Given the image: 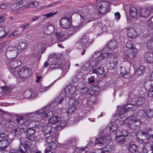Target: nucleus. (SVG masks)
Masks as SVG:
<instances>
[{
  "label": "nucleus",
  "instance_id": "6e6d98bb",
  "mask_svg": "<svg viewBox=\"0 0 153 153\" xmlns=\"http://www.w3.org/2000/svg\"><path fill=\"white\" fill-rule=\"evenodd\" d=\"M57 13V12H55L54 13L51 12L47 13L46 14L43 15L44 16L46 17L47 18H48L50 17L53 16V15H56Z\"/></svg>",
  "mask_w": 153,
  "mask_h": 153
},
{
  "label": "nucleus",
  "instance_id": "a19ab883",
  "mask_svg": "<svg viewBox=\"0 0 153 153\" xmlns=\"http://www.w3.org/2000/svg\"><path fill=\"white\" fill-rule=\"evenodd\" d=\"M146 115L148 118H151L153 117V109L147 110L146 111Z\"/></svg>",
  "mask_w": 153,
  "mask_h": 153
},
{
  "label": "nucleus",
  "instance_id": "49530a36",
  "mask_svg": "<svg viewBox=\"0 0 153 153\" xmlns=\"http://www.w3.org/2000/svg\"><path fill=\"white\" fill-rule=\"evenodd\" d=\"M7 132L3 128V130L0 131V137L1 138L5 137L7 135Z\"/></svg>",
  "mask_w": 153,
  "mask_h": 153
},
{
  "label": "nucleus",
  "instance_id": "0e129e2a",
  "mask_svg": "<svg viewBox=\"0 0 153 153\" xmlns=\"http://www.w3.org/2000/svg\"><path fill=\"white\" fill-rule=\"evenodd\" d=\"M76 109V107L72 106L69 109L68 111V113L69 114H71Z\"/></svg>",
  "mask_w": 153,
  "mask_h": 153
},
{
  "label": "nucleus",
  "instance_id": "ddd939ff",
  "mask_svg": "<svg viewBox=\"0 0 153 153\" xmlns=\"http://www.w3.org/2000/svg\"><path fill=\"white\" fill-rule=\"evenodd\" d=\"M30 141H26L24 144H21L19 147V150L21 153H25L30 149Z\"/></svg>",
  "mask_w": 153,
  "mask_h": 153
},
{
  "label": "nucleus",
  "instance_id": "4d7b16f0",
  "mask_svg": "<svg viewBox=\"0 0 153 153\" xmlns=\"http://www.w3.org/2000/svg\"><path fill=\"white\" fill-rule=\"evenodd\" d=\"M21 32V31L19 30H15L10 34V36H16L20 34Z\"/></svg>",
  "mask_w": 153,
  "mask_h": 153
},
{
  "label": "nucleus",
  "instance_id": "0eeeda50",
  "mask_svg": "<svg viewBox=\"0 0 153 153\" xmlns=\"http://www.w3.org/2000/svg\"><path fill=\"white\" fill-rule=\"evenodd\" d=\"M65 94L66 97L68 98L78 90L77 86L73 84H69L65 88Z\"/></svg>",
  "mask_w": 153,
  "mask_h": 153
},
{
  "label": "nucleus",
  "instance_id": "b1692460",
  "mask_svg": "<svg viewBox=\"0 0 153 153\" xmlns=\"http://www.w3.org/2000/svg\"><path fill=\"white\" fill-rule=\"evenodd\" d=\"M145 58L148 62H153V53L150 52H147L145 56Z\"/></svg>",
  "mask_w": 153,
  "mask_h": 153
},
{
  "label": "nucleus",
  "instance_id": "9d476101",
  "mask_svg": "<svg viewBox=\"0 0 153 153\" xmlns=\"http://www.w3.org/2000/svg\"><path fill=\"white\" fill-rule=\"evenodd\" d=\"M144 88L147 91L148 96L150 97H153V86L152 85L151 81L148 80L146 81L144 84Z\"/></svg>",
  "mask_w": 153,
  "mask_h": 153
},
{
  "label": "nucleus",
  "instance_id": "09e8293b",
  "mask_svg": "<svg viewBox=\"0 0 153 153\" xmlns=\"http://www.w3.org/2000/svg\"><path fill=\"white\" fill-rule=\"evenodd\" d=\"M108 53H102L100 56H99L97 58V60L99 61H100L102 59H104L106 56H108Z\"/></svg>",
  "mask_w": 153,
  "mask_h": 153
},
{
  "label": "nucleus",
  "instance_id": "3c124183",
  "mask_svg": "<svg viewBox=\"0 0 153 153\" xmlns=\"http://www.w3.org/2000/svg\"><path fill=\"white\" fill-rule=\"evenodd\" d=\"M147 25L153 29V16L149 19L148 21Z\"/></svg>",
  "mask_w": 153,
  "mask_h": 153
},
{
  "label": "nucleus",
  "instance_id": "4c0bfd02",
  "mask_svg": "<svg viewBox=\"0 0 153 153\" xmlns=\"http://www.w3.org/2000/svg\"><path fill=\"white\" fill-rule=\"evenodd\" d=\"M25 132L27 136H30L34 133L35 130L33 128H28L26 131H25Z\"/></svg>",
  "mask_w": 153,
  "mask_h": 153
},
{
  "label": "nucleus",
  "instance_id": "79ce46f5",
  "mask_svg": "<svg viewBox=\"0 0 153 153\" xmlns=\"http://www.w3.org/2000/svg\"><path fill=\"white\" fill-rule=\"evenodd\" d=\"M46 142L48 143L53 142L56 140V138L55 137L53 138L52 136H51L50 135L46 137Z\"/></svg>",
  "mask_w": 153,
  "mask_h": 153
},
{
  "label": "nucleus",
  "instance_id": "69168bd1",
  "mask_svg": "<svg viewBox=\"0 0 153 153\" xmlns=\"http://www.w3.org/2000/svg\"><path fill=\"white\" fill-rule=\"evenodd\" d=\"M10 3H6L1 5L0 6V8L2 9H5L10 5Z\"/></svg>",
  "mask_w": 153,
  "mask_h": 153
},
{
  "label": "nucleus",
  "instance_id": "58836bf2",
  "mask_svg": "<svg viewBox=\"0 0 153 153\" xmlns=\"http://www.w3.org/2000/svg\"><path fill=\"white\" fill-rule=\"evenodd\" d=\"M46 29L48 32L49 34H51L54 31V28L53 26L51 25H49V26L46 25Z\"/></svg>",
  "mask_w": 153,
  "mask_h": 153
},
{
  "label": "nucleus",
  "instance_id": "a18cd8bd",
  "mask_svg": "<svg viewBox=\"0 0 153 153\" xmlns=\"http://www.w3.org/2000/svg\"><path fill=\"white\" fill-rule=\"evenodd\" d=\"M90 95L91 96L95 97L97 96L99 94V91L95 90L92 89L89 92Z\"/></svg>",
  "mask_w": 153,
  "mask_h": 153
},
{
  "label": "nucleus",
  "instance_id": "e433bc0d",
  "mask_svg": "<svg viewBox=\"0 0 153 153\" xmlns=\"http://www.w3.org/2000/svg\"><path fill=\"white\" fill-rule=\"evenodd\" d=\"M147 47L149 50L153 49V37L148 41Z\"/></svg>",
  "mask_w": 153,
  "mask_h": 153
},
{
  "label": "nucleus",
  "instance_id": "a878e982",
  "mask_svg": "<svg viewBox=\"0 0 153 153\" xmlns=\"http://www.w3.org/2000/svg\"><path fill=\"white\" fill-rule=\"evenodd\" d=\"M120 131L117 132L116 135V140L118 143L122 144L123 143L125 142V138L121 136L120 134Z\"/></svg>",
  "mask_w": 153,
  "mask_h": 153
},
{
  "label": "nucleus",
  "instance_id": "c85d7f7f",
  "mask_svg": "<svg viewBox=\"0 0 153 153\" xmlns=\"http://www.w3.org/2000/svg\"><path fill=\"white\" fill-rule=\"evenodd\" d=\"M135 105H134L128 104L126 105L123 108L125 109L126 111H130L134 110L135 109Z\"/></svg>",
  "mask_w": 153,
  "mask_h": 153
},
{
  "label": "nucleus",
  "instance_id": "338daca9",
  "mask_svg": "<svg viewBox=\"0 0 153 153\" xmlns=\"http://www.w3.org/2000/svg\"><path fill=\"white\" fill-rule=\"evenodd\" d=\"M6 42H5L1 43L0 45V51H1L4 49L6 45Z\"/></svg>",
  "mask_w": 153,
  "mask_h": 153
},
{
  "label": "nucleus",
  "instance_id": "412c9836",
  "mask_svg": "<svg viewBox=\"0 0 153 153\" xmlns=\"http://www.w3.org/2000/svg\"><path fill=\"white\" fill-rule=\"evenodd\" d=\"M108 48L112 49H115L117 47V43L115 39L109 41L107 44Z\"/></svg>",
  "mask_w": 153,
  "mask_h": 153
},
{
  "label": "nucleus",
  "instance_id": "13d9d810",
  "mask_svg": "<svg viewBox=\"0 0 153 153\" xmlns=\"http://www.w3.org/2000/svg\"><path fill=\"white\" fill-rule=\"evenodd\" d=\"M130 51L131 52L132 55H134V57L135 58L137 53V49L136 48H132L130 50Z\"/></svg>",
  "mask_w": 153,
  "mask_h": 153
},
{
  "label": "nucleus",
  "instance_id": "aec40b11",
  "mask_svg": "<svg viewBox=\"0 0 153 153\" xmlns=\"http://www.w3.org/2000/svg\"><path fill=\"white\" fill-rule=\"evenodd\" d=\"M127 111L125 109L122 108L117 112V115H118L117 116H119L120 118L123 119L127 116Z\"/></svg>",
  "mask_w": 153,
  "mask_h": 153
},
{
  "label": "nucleus",
  "instance_id": "2f4dec72",
  "mask_svg": "<svg viewBox=\"0 0 153 153\" xmlns=\"http://www.w3.org/2000/svg\"><path fill=\"white\" fill-rule=\"evenodd\" d=\"M145 70V68L143 66H140L136 70L135 74L138 76H139L143 74Z\"/></svg>",
  "mask_w": 153,
  "mask_h": 153
},
{
  "label": "nucleus",
  "instance_id": "f704fd0d",
  "mask_svg": "<svg viewBox=\"0 0 153 153\" xmlns=\"http://www.w3.org/2000/svg\"><path fill=\"white\" fill-rule=\"evenodd\" d=\"M68 104L70 106L76 107L78 104V102L76 99L70 98L69 99Z\"/></svg>",
  "mask_w": 153,
  "mask_h": 153
},
{
  "label": "nucleus",
  "instance_id": "6e6552de",
  "mask_svg": "<svg viewBox=\"0 0 153 153\" xmlns=\"http://www.w3.org/2000/svg\"><path fill=\"white\" fill-rule=\"evenodd\" d=\"M60 26L63 28L68 29L71 27L72 22L68 17H64L60 21Z\"/></svg>",
  "mask_w": 153,
  "mask_h": 153
},
{
  "label": "nucleus",
  "instance_id": "393cba45",
  "mask_svg": "<svg viewBox=\"0 0 153 153\" xmlns=\"http://www.w3.org/2000/svg\"><path fill=\"white\" fill-rule=\"evenodd\" d=\"M128 149L130 153H136L138 152L137 146L134 144L129 145Z\"/></svg>",
  "mask_w": 153,
  "mask_h": 153
},
{
  "label": "nucleus",
  "instance_id": "1a4fd4ad",
  "mask_svg": "<svg viewBox=\"0 0 153 153\" xmlns=\"http://www.w3.org/2000/svg\"><path fill=\"white\" fill-rule=\"evenodd\" d=\"M93 42V41L90 40L88 36L83 35L81 36L79 43L81 46L84 48H87Z\"/></svg>",
  "mask_w": 153,
  "mask_h": 153
},
{
  "label": "nucleus",
  "instance_id": "de8ad7c7",
  "mask_svg": "<svg viewBox=\"0 0 153 153\" xmlns=\"http://www.w3.org/2000/svg\"><path fill=\"white\" fill-rule=\"evenodd\" d=\"M18 3H15L12 4L10 6L11 9L13 10L18 9L20 7L19 5L18 4Z\"/></svg>",
  "mask_w": 153,
  "mask_h": 153
},
{
  "label": "nucleus",
  "instance_id": "603ef678",
  "mask_svg": "<svg viewBox=\"0 0 153 153\" xmlns=\"http://www.w3.org/2000/svg\"><path fill=\"white\" fill-rule=\"evenodd\" d=\"M16 122L19 125H22L24 123V120L22 117H19L16 119Z\"/></svg>",
  "mask_w": 153,
  "mask_h": 153
},
{
  "label": "nucleus",
  "instance_id": "f257e3e1",
  "mask_svg": "<svg viewBox=\"0 0 153 153\" xmlns=\"http://www.w3.org/2000/svg\"><path fill=\"white\" fill-rule=\"evenodd\" d=\"M47 108L46 107H43L40 109L38 110L36 112L34 113H31L28 115V117H31L32 116H34L35 117L36 116V118H39L41 117L42 118L47 117V118L52 117V116L53 115V113L52 111H49L48 112H46Z\"/></svg>",
  "mask_w": 153,
  "mask_h": 153
},
{
  "label": "nucleus",
  "instance_id": "39448f33",
  "mask_svg": "<svg viewBox=\"0 0 153 153\" xmlns=\"http://www.w3.org/2000/svg\"><path fill=\"white\" fill-rule=\"evenodd\" d=\"M110 3L106 1H101L97 7L99 13L101 14H106V12L110 11L109 6Z\"/></svg>",
  "mask_w": 153,
  "mask_h": 153
},
{
  "label": "nucleus",
  "instance_id": "bf43d9fd",
  "mask_svg": "<svg viewBox=\"0 0 153 153\" xmlns=\"http://www.w3.org/2000/svg\"><path fill=\"white\" fill-rule=\"evenodd\" d=\"M95 76L91 75L90 77L88 78V81L89 83L91 84L93 83L95 79Z\"/></svg>",
  "mask_w": 153,
  "mask_h": 153
},
{
  "label": "nucleus",
  "instance_id": "c9c22d12",
  "mask_svg": "<svg viewBox=\"0 0 153 153\" xmlns=\"http://www.w3.org/2000/svg\"><path fill=\"white\" fill-rule=\"evenodd\" d=\"M121 69L120 70V75L123 77L126 78V76H127V72L126 71V69L125 68L123 67L122 66H121Z\"/></svg>",
  "mask_w": 153,
  "mask_h": 153
},
{
  "label": "nucleus",
  "instance_id": "a211bd4d",
  "mask_svg": "<svg viewBox=\"0 0 153 153\" xmlns=\"http://www.w3.org/2000/svg\"><path fill=\"white\" fill-rule=\"evenodd\" d=\"M53 128L51 126L47 125L44 126L42 128V132L45 135H48L52 132Z\"/></svg>",
  "mask_w": 153,
  "mask_h": 153
},
{
  "label": "nucleus",
  "instance_id": "5701e85b",
  "mask_svg": "<svg viewBox=\"0 0 153 153\" xmlns=\"http://www.w3.org/2000/svg\"><path fill=\"white\" fill-rule=\"evenodd\" d=\"M60 117L56 116H55L48 119L49 122L52 124H55L59 123L61 121Z\"/></svg>",
  "mask_w": 153,
  "mask_h": 153
},
{
  "label": "nucleus",
  "instance_id": "e2e57ef3",
  "mask_svg": "<svg viewBox=\"0 0 153 153\" xmlns=\"http://www.w3.org/2000/svg\"><path fill=\"white\" fill-rule=\"evenodd\" d=\"M150 137L153 138V129L151 128L149 129L146 132Z\"/></svg>",
  "mask_w": 153,
  "mask_h": 153
},
{
  "label": "nucleus",
  "instance_id": "864d4df0",
  "mask_svg": "<svg viewBox=\"0 0 153 153\" xmlns=\"http://www.w3.org/2000/svg\"><path fill=\"white\" fill-rule=\"evenodd\" d=\"M128 134V132L126 130L123 129L120 131V134L125 137L127 136Z\"/></svg>",
  "mask_w": 153,
  "mask_h": 153
},
{
  "label": "nucleus",
  "instance_id": "72a5a7b5",
  "mask_svg": "<svg viewBox=\"0 0 153 153\" xmlns=\"http://www.w3.org/2000/svg\"><path fill=\"white\" fill-rule=\"evenodd\" d=\"M29 94V96H27L28 97H31L33 99L36 97L37 93L35 91H32L30 90L27 91L26 92V94Z\"/></svg>",
  "mask_w": 153,
  "mask_h": 153
},
{
  "label": "nucleus",
  "instance_id": "20e7f679",
  "mask_svg": "<svg viewBox=\"0 0 153 153\" xmlns=\"http://www.w3.org/2000/svg\"><path fill=\"white\" fill-rule=\"evenodd\" d=\"M19 53L16 45L10 46L7 49L5 54L7 59H11L16 58Z\"/></svg>",
  "mask_w": 153,
  "mask_h": 153
},
{
  "label": "nucleus",
  "instance_id": "2eb2a0df",
  "mask_svg": "<svg viewBox=\"0 0 153 153\" xmlns=\"http://www.w3.org/2000/svg\"><path fill=\"white\" fill-rule=\"evenodd\" d=\"M150 10H152V8L150 7H148L146 8H141L140 9L139 14L141 17H146L149 15Z\"/></svg>",
  "mask_w": 153,
  "mask_h": 153
},
{
  "label": "nucleus",
  "instance_id": "5fc2aeb1",
  "mask_svg": "<svg viewBox=\"0 0 153 153\" xmlns=\"http://www.w3.org/2000/svg\"><path fill=\"white\" fill-rule=\"evenodd\" d=\"M97 72L99 74H104V68L103 67H100L97 68Z\"/></svg>",
  "mask_w": 153,
  "mask_h": 153
},
{
  "label": "nucleus",
  "instance_id": "c03bdc74",
  "mask_svg": "<svg viewBox=\"0 0 153 153\" xmlns=\"http://www.w3.org/2000/svg\"><path fill=\"white\" fill-rule=\"evenodd\" d=\"M109 127L110 131L111 133L116 131L117 129V126L115 124H113L111 126H110Z\"/></svg>",
  "mask_w": 153,
  "mask_h": 153
},
{
  "label": "nucleus",
  "instance_id": "774afa93",
  "mask_svg": "<svg viewBox=\"0 0 153 153\" xmlns=\"http://www.w3.org/2000/svg\"><path fill=\"white\" fill-rule=\"evenodd\" d=\"M126 47L128 48H130L132 47V44L131 42L130 41H128L126 43Z\"/></svg>",
  "mask_w": 153,
  "mask_h": 153
},
{
  "label": "nucleus",
  "instance_id": "9b49d317",
  "mask_svg": "<svg viewBox=\"0 0 153 153\" xmlns=\"http://www.w3.org/2000/svg\"><path fill=\"white\" fill-rule=\"evenodd\" d=\"M131 95H129L128 99V100L130 101H135L137 105H142L146 101V99L143 97H140L137 98H131Z\"/></svg>",
  "mask_w": 153,
  "mask_h": 153
},
{
  "label": "nucleus",
  "instance_id": "37998d69",
  "mask_svg": "<svg viewBox=\"0 0 153 153\" xmlns=\"http://www.w3.org/2000/svg\"><path fill=\"white\" fill-rule=\"evenodd\" d=\"M142 152L143 153H153V148L151 147L149 148H148L147 149H146L145 148H143L142 149Z\"/></svg>",
  "mask_w": 153,
  "mask_h": 153
},
{
  "label": "nucleus",
  "instance_id": "cd10ccee",
  "mask_svg": "<svg viewBox=\"0 0 153 153\" xmlns=\"http://www.w3.org/2000/svg\"><path fill=\"white\" fill-rule=\"evenodd\" d=\"M136 32L133 28H129L128 30L127 36L131 38H135L136 36Z\"/></svg>",
  "mask_w": 153,
  "mask_h": 153
},
{
  "label": "nucleus",
  "instance_id": "f8f14e48",
  "mask_svg": "<svg viewBox=\"0 0 153 153\" xmlns=\"http://www.w3.org/2000/svg\"><path fill=\"white\" fill-rule=\"evenodd\" d=\"M9 143V141L7 139L1 138L0 139V153H2L6 150Z\"/></svg>",
  "mask_w": 153,
  "mask_h": 153
},
{
  "label": "nucleus",
  "instance_id": "bb28decb",
  "mask_svg": "<svg viewBox=\"0 0 153 153\" xmlns=\"http://www.w3.org/2000/svg\"><path fill=\"white\" fill-rule=\"evenodd\" d=\"M129 14L133 17L135 18L138 14L137 9L133 7H131L129 9Z\"/></svg>",
  "mask_w": 153,
  "mask_h": 153
},
{
  "label": "nucleus",
  "instance_id": "4468645a",
  "mask_svg": "<svg viewBox=\"0 0 153 153\" xmlns=\"http://www.w3.org/2000/svg\"><path fill=\"white\" fill-rule=\"evenodd\" d=\"M77 140L76 138H71L66 141L65 143V147L67 149L71 146H76L77 145Z\"/></svg>",
  "mask_w": 153,
  "mask_h": 153
},
{
  "label": "nucleus",
  "instance_id": "473e14b6",
  "mask_svg": "<svg viewBox=\"0 0 153 153\" xmlns=\"http://www.w3.org/2000/svg\"><path fill=\"white\" fill-rule=\"evenodd\" d=\"M19 61L15 60L12 62L10 63V67L12 69L19 68V64H18V63L20 62Z\"/></svg>",
  "mask_w": 153,
  "mask_h": 153
},
{
  "label": "nucleus",
  "instance_id": "6ab92c4d",
  "mask_svg": "<svg viewBox=\"0 0 153 153\" xmlns=\"http://www.w3.org/2000/svg\"><path fill=\"white\" fill-rule=\"evenodd\" d=\"M134 58V55H132L130 51H126L124 53V60L126 61H130L133 58Z\"/></svg>",
  "mask_w": 153,
  "mask_h": 153
},
{
  "label": "nucleus",
  "instance_id": "f03ea898",
  "mask_svg": "<svg viewBox=\"0 0 153 153\" xmlns=\"http://www.w3.org/2000/svg\"><path fill=\"white\" fill-rule=\"evenodd\" d=\"M118 63L117 56L115 54L108 53L106 62L107 67L110 70L114 69L116 67Z\"/></svg>",
  "mask_w": 153,
  "mask_h": 153
},
{
  "label": "nucleus",
  "instance_id": "7ed1b4c3",
  "mask_svg": "<svg viewBox=\"0 0 153 153\" xmlns=\"http://www.w3.org/2000/svg\"><path fill=\"white\" fill-rule=\"evenodd\" d=\"M125 123L127 124L129 128L133 130L138 129L140 128V122L139 121L135 120L134 117H129L126 119Z\"/></svg>",
  "mask_w": 153,
  "mask_h": 153
},
{
  "label": "nucleus",
  "instance_id": "4be33fe9",
  "mask_svg": "<svg viewBox=\"0 0 153 153\" xmlns=\"http://www.w3.org/2000/svg\"><path fill=\"white\" fill-rule=\"evenodd\" d=\"M55 35L58 41L60 42H63L68 38V37H65L62 38V37L65 36V34H63L62 32H56Z\"/></svg>",
  "mask_w": 153,
  "mask_h": 153
},
{
  "label": "nucleus",
  "instance_id": "f3484780",
  "mask_svg": "<svg viewBox=\"0 0 153 153\" xmlns=\"http://www.w3.org/2000/svg\"><path fill=\"white\" fill-rule=\"evenodd\" d=\"M141 133V134L142 136L141 139L143 141H144L145 143L147 142L150 137L147 132L145 131L143 132L140 131V132H139L138 131V132L137 134V136L138 135V134L139 133Z\"/></svg>",
  "mask_w": 153,
  "mask_h": 153
},
{
  "label": "nucleus",
  "instance_id": "dca6fc26",
  "mask_svg": "<svg viewBox=\"0 0 153 153\" xmlns=\"http://www.w3.org/2000/svg\"><path fill=\"white\" fill-rule=\"evenodd\" d=\"M23 131V128H18L12 130L11 133L14 137H17L19 136Z\"/></svg>",
  "mask_w": 153,
  "mask_h": 153
},
{
  "label": "nucleus",
  "instance_id": "052dcab7",
  "mask_svg": "<svg viewBox=\"0 0 153 153\" xmlns=\"http://www.w3.org/2000/svg\"><path fill=\"white\" fill-rule=\"evenodd\" d=\"M57 105V103L55 100H54L53 101L51 102L49 106L52 108H54L56 107Z\"/></svg>",
  "mask_w": 153,
  "mask_h": 153
},
{
  "label": "nucleus",
  "instance_id": "423d86ee",
  "mask_svg": "<svg viewBox=\"0 0 153 153\" xmlns=\"http://www.w3.org/2000/svg\"><path fill=\"white\" fill-rule=\"evenodd\" d=\"M13 71L15 74H18L19 76L22 78H26L29 77L31 74L30 68H28L23 67L21 68L19 72L16 71Z\"/></svg>",
  "mask_w": 153,
  "mask_h": 153
},
{
  "label": "nucleus",
  "instance_id": "8fccbe9b",
  "mask_svg": "<svg viewBox=\"0 0 153 153\" xmlns=\"http://www.w3.org/2000/svg\"><path fill=\"white\" fill-rule=\"evenodd\" d=\"M25 123L26 125L28 124V128H33L36 126L35 123L34 121H31L29 123H27V122H26Z\"/></svg>",
  "mask_w": 153,
  "mask_h": 153
},
{
  "label": "nucleus",
  "instance_id": "680f3d73",
  "mask_svg": "<svg viewBox=\"0 0 153 153\" xmlns=\"http://www.w3.org/2000/svg\"><path fill=\"white\" fill-rule=\"evenodd\" d=\"M89 91L88 88L87 87H84L81 89V92L83 94H85L87 93Z\"/></svg>",
  "mask_w": 153,
  "mask_h": 153
},
{
  "label": "nucleus",
  "instance_id": "c756f323",
  "mask_svg": "<svg viewBox=\"0 0 153 153\" xmlns=\"http://www.w3.org/2000/svg\"><path fill=\"white\" fill-rule=\"evenodd\" d=\"M106 140L105 137L102 136L101 137H100L97 139L95 142V143L97 144L102 145L104 144L106 142Z\"/></svg>",
  "mask_w": 153,
  "mask_h": 153
},
{
  "label": "nucleus",
  "instance_id": "7c9ffc66",
  "mask_svg": "<svg viewBox=\"0 0 153 153\" xmlns=\"http://www.w3.org/2000/svg\"><path fill=\"white\" fill-rule=\"evenodd\" d=\"M18 48V50L19 52L20 51H22L25 49L27 47V44L24 42H21L19 44V46L16 45Z\"/></svg>",
  "mask_w": 153,
  "mask_h": 153
},
{
  "label": "nucleus",
  "instance_id": "ea45409f",
  "mask_svg": "<svg viewBox=\"0 0 153 153\" xmlns=\"http://www.w3.org/2000/svg\"><path fill=\"white\" fill-rule=\"evenodd\" d=\"M84 101H87V102L85 103L86 105H89L90 106L92 105L93 104L94 101V100H93V101H91L89 99L88 100L87 98H85L83 99V100H82V103L83 104H84Z\"/></svg>",
  "mask_w": 153,
  "mask_h": 153
}]
</instances>
